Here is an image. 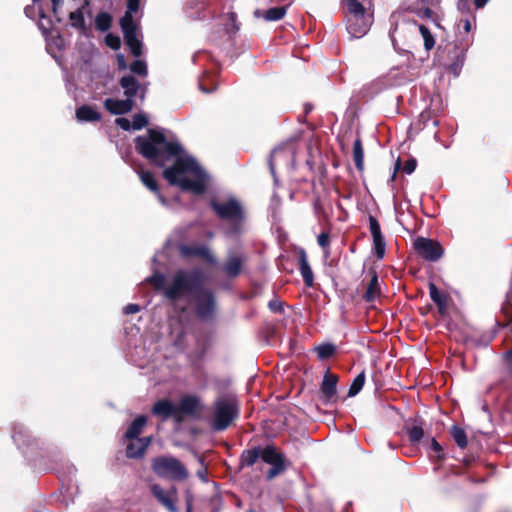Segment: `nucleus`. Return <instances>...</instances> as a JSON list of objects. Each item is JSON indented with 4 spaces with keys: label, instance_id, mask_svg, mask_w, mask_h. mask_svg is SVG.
<instances>
[{
    "label": "nucleus",
    "instance_id": "obj_1",
    "mask_svg": "<svg viewBox=\"0 0 512 512\" xmlns=\"http://www.w3.org/2000/svg\"><path fill=\"white\" fill-rule=\"evenodd\" d=\"M135 147L139 154L160 167H164L168 161H173V164L163 171V176L169 184L179 186L183 191L195 195H201L206 191L208 174L194 157L184 151L175 137H167L163 130L149 129L145 135L135 138Z\"/></svg>",
    "mask_w": 512,
    "mask_h": 512
},
{
    "label": "nucleus",
    "instance_id": "obj_2",
    "mask_svg": "<svg viewBox=\"0 0 512 512\" xmlns=\"http://www.w3.org/2000/svg\"><path fill=\"white\" fill-rule=\"evenodd\" d=\"M147 281L157 290H163L165 298L173 303L185 296L195 293L203 285L204 275L200 269L177 270L168 285L166 278L161 273H155L147 278Z\"/></svg>",
    "mask_w": 512,
    "mask_h": 512
},
{
    "label": "nucleus",
    "instance_id": "obj_3",
    "mask_svg": "<svg viewBox=\"0 0 512 512\" xmlns=\"http://www.w3.org/2000/svg\"><path fill=\"white\" fill-rule=\"evenodd\" d=\"M210 206L216 215L229 222L225 230V235L229 238L238 239L245 231V211L241 203L234 197L227 200H211Z\"/></svg>",
    "mask_w": 512,
    "mask_h": 512
},
{
    "label": "nucleus",
    "instance_id": "obj_4",
    "mask_svg": "<svg viewBox=\"0 0 512 512\" xmlns=\"http://www.w3.org/2000/svg\"><path fill=\"white\" fill-rule=\"evenodd\" d=\"M239 415V404L233 394L219 396L213 404L211 427L215 431L227 429Z\"/></svg>",
    "mask_w": 512,
    "mask_h": 512
},
{
    "label": "nucleus",
    "instance_id": "obj_5",
    "mask_svg": "<svg viewBox=\"0 0 512 512\" xmlns=\"http://www.w3.org/2000/svg\"><path fill=\"white\" fill-rule=\"evenodd\" d=\"M154 473L164 479L185 481L189 477L186 466L176 457L158 456L152 460Z\"/></svg>",
    "mask_w": 512,
    "mask_h": 512
},
{
    "label": "nucleus",
    "instance_id": "obj_6",
    "mask_svg": "<svg viewBox=\"0 0 512 512\" xmlns=\"http://www.w3.org/2000/svg\"><path fill=\"white\" fill-rule=\"evenodd\" d=\"M194 298L197 317L202 320L212 319L216 310L214 293L201 286L195 291Z\"/></svg>",
    "mask_w": 512,
    "mask_h": 512
},
{
    "label": "nucleus",
    "instance_id": "obj_7",
    "mask_svg": "<svg viewBox=\"0 0 512 512\" xmlns=\"http://www.w3.org/2000/svg\"><path fill=\"white\" fill-rule=\"evenodd\" d=\"M119 85L123 90L126 99L131 100L134 104L137 98L141 101L144 100L147 93V82H140L132 74H127L121 77Z\"/></svg>",
    "mask_w": 512,
    "mask_h": 512
},
{
    "label": "nucleus",
    "instance_id": "obj_8",
    "mask_svg": "<svg viewBox=\"0 0 512 512\" xmlns=\"http://www.w3.org/2000/svg\"><path fill=\"white\" fill-rule=\"evenodd\" d=\"M120 26L124 35L126 44L128 45L134 57L138 58L142 55V41L137 37V26L130 17H122Z\"/></svg>",
    "mask_w": 512,
    "mask_h": 512
},
{
    "label": "nucleus",
    "instance_id": "obj_9",
    "mask_svg": "<svg viewBox=\"0 0 512 512\" xmlns=\"http://www.w3.org/2000/svg\"><path fill=\"white\" fill-rule=\"evenodd\" d=\"M414 249L420 257L432 262L440 259L444 252L438 242L424 237L415 239Z\"/></svg>",
    "mask_w": 512,
    "mask_h": 512
},
{
    "label": "nucleus",
    "instance_id": "obj_10",
    "mask_svg": "<svg viewBox=\"0 0 512 512\" xmlns=\"http://www.w3.org/2000/svg\"><path fill=\"white\" fill-rule=\"evenodd\" d=\"M260 457L265 463L272 465V468L267 473L269 480L284 471L285 465L283 456L278 453L273 446H266L261 451Z\"/></svg>",
    "mask_w": 512,
    "mask_h": 512
},
{
    "label": "nucleus",
    "instance_id": "obj_11",
    "mask_svg": "<svg viewBox=\"0 0 512 512\" xmlns=\"http://www.w3.org/2000/svg\"><path fill=\"white\" fill-rule=\"evenodd\" d=\"M347 31L353 38L363 37L370 29L371 21L367 15L346 16Z\"/></svg>",
    "mask_w": 512,
    "mask_h": 512
},
{
    "label": "nucleus",
    "instance_id": "obj_12",
    "mask_svg": "<svg viewBox=\"0 0 512 512\" xmlns=\"http://www.w3.org/2000/svg\"><path fill=\"white\" fill-rule=\"evenodd\" d=\"M152 413L160 417L163 421L168 418H173L178 423L182 421V416L179 415L177 406L168 399L157 401L153 405Z\"/></svg>",
    "mask_w": 512,
    "mask_h": 512
},
{
    "label": "nucleus",
    "instance_id": "obj_13",
    "mask_svg": "<svg viewBox=\"0 0 512 512\" xmlns=\"http://www.w3.org/2000/svg\"><path fill=\"white\" fill-rule=\"evenodd\" d=\"M338 377L327 371L320 386V397L325 403L335 402L337 399Z\"/></svg>",
    "mask_w": 512,
    "mask_h": 512
},
{
    "label": "nucleus",
    "instance_id": "obj_14",
    "mask_svg": "<svg viewBox=\"0 0 512 512\" xmlns=\"http://www.w3.org/2000/svg\"><path fill=\"white\" fill-rule=\"evenodd\" d=\"M151 492L158 502L163 505L169 512H179L175 504L176 489L169 491L164 490L159 484L151 486Z\"/></svg>",
    "mask_w": 512,
    "mask_h": 512
},
{
    "label": "nucleus",
    "instance_id": "obj_15",
    "mask_svg": "<svg viewBox=\"0 0 512 512\" xmlns=\"http://www.w3.org/2000/svg\"><path fill=\"white\" fill-rule=\"evenodd\" d=\"M177 409L179 415L182 417L184 414L194 416L202 409V404L199 397L195 395H186L180 399Z\"/></svg>",
    "mask_w": 512,
    "mask_h": 512
},
{
    "label": "nucleus",
    "instance_id": "obj_16",
    "mask_svg": "<svg viewBox=\"0 0 512 512\" xmlns=\"http://www.w3.org/2000/svg\"><path fill=\"white\" fill-rule=\"evenodd\" d=\"M104 107L113 115H122L132 111L134 103L126 98L124 100L107 98L104 101Z\"/></svg>",
    "mask_w": 512,
    "mask_h": 512
},
{
    "label": "nucleus",
    "instance_id": "obj_17",
    "mask_svg": "<svg viewBox=\"0 0 512 512\" xmlns=\"http://www.w3.org/2000/svg\"><path fill=\"white\" fill-rule=\"evenodd\" d=\"M182 254L186 256H196L205 259L211 264H216V258L211 253L210 249L206 245H191L183 246L181 248Z\"/></svg>",
    "mask_w": 512,
    "mask_h": 512
},
{
    "label": "nucleus",
    "instance_id": "obj_18",
    "mask_svg": "<svg viewBox=\"0 0 512 512\" xmlns=\"http://www.w3.org/2000/svg\"><path fill=\"white\" fill-rule=\"evenodd\" d=\"M126 448V455L128 458L142 457L148 445L151 442L150 437L134 438Z\"/></svg>",
    "mask_w": 512,
    "mask_h": 512
},
{
    "label": "nucleus",
    "instance_id": "obj_19",
    "mask_svg": "<svg viewBox=\"0 0 512 512\" xmlns=\"http://www.w3.org/2000/svg\"><path fill=\"white\" fill-rule=\"evenodd\" d=\"M299 255V271L303 278V281L307 287H312L314 285V275L313 271L310 267V264L307 259V255L304 249H300L298 252Z\"/></svg>",
    "mask_w": 512,
    "mask_h": 512
},
{
    "label": "nucleus",
    "instance_id": "obj_20",
    "mask_svg": "<svg viewBox=\"0 0 512 512\" xmlns=\"http://www.w3.org/2000/svg\"><path fill=\"white\" fill-rule=\"evenodd\" d=\"M89 3L86 1L84 5H82L77 10L73 11L69 15V21L73 28L84 32L86 30L85 23V13L88 12Z\"/></svg>",
    "mask_w": 512,
    "mask_h": 512
},
{
    "label": "nucleus",
    "instance_id": "obj_21",
    "mask_svg": "<svg viewBox=\"0 0 512 512\" xmlns=\"http://www.w3.org/2000/svg\"><path fill=\"white\" fill-rule=\"evenodd\" d=\"M141 182L151 191L157 194L158 200L163 206H167L168 202L165 197L158 191L157 182L152 173L149 171L138 172Z\"/></svg>",
    "mask_w": 512,
    "mask_h": 512
},
{
    "label": "nucleus",
    "instance_id": "obj_22",
    "mask_svg": "<svg viewBox=\"0 0 512 512\" xmlns=\"http://www.w3.org/2000/svg\"><path fill=\"white\" fill-rule=\"evenodd\" d=\"M76 118L79 122H97L102 116L92 106L83 105L76 110Z\"/></svg>",
    "mask_w": 512,
    "mask_h": 512
},
{
    "label": "nucleus",
    "instance_id": "obj_23",
    "mask_svg": "<svg viewBox=\"0 0 512 512\" xmlns=\"http://www.w3.org/2000/svg\"><path fill=\"white\" fill-rule=\"evenodd\" d=\"M241 267L242 259L237 255L230 254L224 265V271L229 277H236L240 274Z\"/></svg>",
    "mask_w": 512,
    "mask_h": 512
},
{
    "label": "nucleus",
    "instance_id": "obj_24",
    "mask_svg": "<svg viewBox=\"0 0 512 512\" xmlns=\"http://www.w3.org/2000/svg\"><path fill=\"white\" fill-rule=\"evenodd\" d=\"M380 296V284L378 276L374 273L370 279L368 287L363 295L366 302H373Z\"/></svg>",
    "mask_w": 512,
    "mask_h": 512
},
{
    "label": "nucleus",
    "instance_id": "obj_25",
    "mask_svg": "<svg viewBox=\"0 0 512 512\" xmlns=\"http://www.w3.org/2000/svg\"><path fill=\"white\" fill-rule=\"evenodd\" d=\"M147 422V418L144 415H140L134 419V421L131 423L129 428L127 429L125 433V437L127 439H134L138 438L139 434L141 433L143 427L145 426Z\"/></svg>",
    "mask_w": 512,
    "mask_h": 512
},
{
    "label": "nucleus",
    "instance_id": "obj_26",
    "mask_svg": "<svg viewBox=\"0 0 512 512\" xmlns=\"http://www.w3.org/2000/svg\"><path fill=\"white\" fill-rule=\"evenodd\" d=\"M409 441L412 444H419L424 438V430L422 423L415 420L412 425L406 427Z\"/></svg>",
    "mask_w": 512,
    "mask_h": 512
},
{
    "label": "nucleus",
    "instance_id": "obj_27",
    "mask_svg": "<svg viewBox=\"0 0 512 512\" xmlns=\"http://www.w3.org/2000/svg\"><path fill=\"white\" fill-rule=\"evenodd\" d=\"M453 58L454 61L449 65L448 70L455 77H458L465 62V52L463 50L455 49L453 52Z\"/></svg>",
    "mask_w": 512,
    "mask_h": 512
},
{
    "label": "nucleus",
    "instance_id": "obj_28",
    "mask_svg": "<svg viewBox=\"0 0 512 512\" xmlns=\"http://www.w3.org/2000/svg\"><path fill=\"white\" fill-rule=\"evenodd\" d=\"M291 155V152L285 148H276L274 149L271 154H270V158H269V168H270V171L272 173V175L275 177V166H276V163L281 159V158H286L288 159Z\"/></svg>",
    "mask_w": 512,
    "mask_h": 512
},
{
    "label": "nucleus",
    "instance_id": "obj_29",
    "mask_svg": "<svg viewBox=\"0 0 512 512\" xmlns=\"http://www.w3.org/2000/svg\"><path fill=\"white\" fill-rule=\"evenodd\" d=\"M429 295L431 300L438 306L439 310L443 312L446 308V296L441 294L434 283H429Z\"/></svg>",
    "mask_w": 512,
    "mask_h": 512
},
{
    "label": "nucleus",
    "instance_id": "obj_30",
    "mask_svg": "<svg viewBox=\"0 0 512 512\" xmlns=\"http://www.w3.org/2000/svg\"><path fill=\"white\" fill-rule=\"evenodd\" d=\"M353 160L355 166L358 170H363L364 168V150L362 146V141L357 138L353 143Z\"/></svg>",
    "mask_w": 512,
    "mask_h": 512
},
{
    "label": "nucleus",
    "instance_id": "obj_31",
    "mask_svg": "<svg viewBox=\"0 0 512 512\" xmlns=\"http://www.w3.org/2000/svg\"><path fill=\"white\" fill-rule=\"evenodd\" d=\"M129 69L134 76L146 78L148 75L147 63L144 60L136 59L130 64Z\"/></svg>",
    "mask_w": 512,
    "mask_h": 512
},
{
    "label": "nucleus",
    "instance_id": "obj_32",
    "mask_svg": "<svg viewBox=\"0 0 512 512\" xmlns=\"http://www.w3.org/2000/svg\"><path fill=\"white\" fill-rule=\"evenodd\" d=\"M451 435L459 448L464 449L467 446V435L461 427L454 425L451 429Z\"/></svg>",
    "mask_w": 512,
    "mask_h": 512
},
{
    "label": "nucleus",
    "instance_id": "obj_33",
    "mask_svg": "<svg viewBox=\"0 0 512 512\" xmlns=\"http://www.w3.org/2000/svg\"><path fill=\"white\" fill-rule=\"evenodd\" d=\"M260 453L259 448L244 451L241 455V464L243 466H252L260 457Z\"/></svg>",
    "mask_w": 512,
    "mask_h": 512
},
{
    "label": "nucleus",
    "instance_id": "obj_34",
    "mask_svg": "<svg viewBox=\"0 0 512 512\" xmlns=\"http://www.w3.org/2000/svg\"><path fill=\"white\" fill-rule=\"evenodd\" d=\"M285 14L286 8L284 6H279L266 10L263 17L266 21H278L282 19Z\"/></svg>",
    "mask_w": 512,
    "mask_h": 512
},
{
    "label": "nucleus",
    "instance_id": "obj_35",
    "mask_svg": "<svg viewBox=\"0 0 512 512\" xmlns=\"http://www.w3.org/2000/svg\"><path fill=\"white\" fill-rule=\"evenodd\" d=\"M364 383H365V372L362 371L354 378V380L349 388L348 396L349 397L356 396L362 390Z\"/></svg>",
    "mask_w": 512,
    "mask_h": 512
},
{
    "label": "nucleus",
    "instance_id": "obj_36",
    "mask_svg": "<svg viewBox=\"0 0 512 512\" xmlns=\"http://www.w3.org/2000/svg\"><path fill=\"white\" fill-rule=\"evenodd\" d=\"M418 29L424 40L425 49L427 51L431 50L435 46V40L430 30L422 24L418 25Z\"/></svg>",
    "mask_w": 512,
    "mask_h": 512
},
{
    "label": "nucleus",
    "instance_id": "obj_37",
    "mask_svg": "<svg viewBox=\"0 0 512 512\" xmlns=\"http://www.w3.org/2000/svg\"><path fill=\"white\" fill-rule=\"evenodd\" d=\"M347 16H361L366 15L365 8L358 0H347Z\"/></svg>",
    "mask_w": 512,
    "mask_h": 512
},
{
    "label": "nucleus",
    "instance_id": "obj_38",
    "mask_svg": "<svg viewBox=\"0 0 512 512\" xmlns=\"http://www.w3.org/2000/svg\"><path fill=\"white\" fill-rule=\"evenodd\" d=\"M111 16L106 12L99 13L95 18V25L100 31H107L111 26Z\"/></svg>",
    "mask_w": 512,
    "mask_h": 512
},
{
    "label": "nucleus",
    "instance_id": "obj_39",
    "mask_svg": "<svg viewBox=\"0 0 512 512\" xmlns=\"http://www.w3.org/2000/svg\"><path fill=\"white\" fill-rule=\"evenodd\" d=\"M373 238V247L375 254L378 259H382L385 255L386 242L383 235L374 236Z\"/></svg>",
    "mask_w": 512,
    "mask_h": 512
},
{
    "label": "nucleus",
    "instance_id": "obj_40",
    "mask_svg": "<svg viewBox=\"0 0 512 512\" xmlns=\"http://www.w3.org/2000/svg\"><path fill=\"white\" fill-rule=\"evenodd\" d=\"M316 352L320 359H326L334 354L335 346L330 343L321 344L316 347Z\"/></svg>",
    "mask_w": 512,
    "mask_h": 512
},
{
    "label": "nucleus",
    "instance_id": "obj_41",
    "mask_svg": "<svg viewBox=\"0 0 512 512\" xmlns=\"http://www.w3.org/2000/svg\"><path fill=\"white\" fill-rule=\"evenodd\" d=\"M131 123L133 130H140L148 124V117L144 113H137L133 116Z\"/></svg>",
    "mask_w": 512,
    "mask_h": 512
},
{
    "label": "nucleus",
    "instance_id": "obj_42",
    "mask_svg": "<svg viewBox=\"0 0 512 512\" xmlns=\"http://www.w3.org/2000/svg\"><path fill=\"white\" fill-rule=\"evenodd\" d=\"M139 5L140 0H127V11L123 17H130V20L134 21L132 14L138 11Z\"/></svg>",
    "mask_w": 512,
    "mask_h": 512
},
{
    "label": "nucleus",
    "instance_id": "obj_43",
    "mask_svg": "<svg viewBox=\"0 0 512 512\" xmlns=\"http://www.w3.org/2000/svg\"><path fill=\"white\" fill-rule=\"evenodd\" d=\"M369 228L372 237L382 235L380 224L378 220L372 215L369 216Z\"/></svg>",
    "mask_w": 512,
    "mask_h": 512
},
{
    "label": "nucleus",
    "instance_id": "obj_44",
    "mask_svg": "<svg viewBox=\"0 0 512 512\" xmlns=\"http://www.w3.org/2000/svg\"><path fill=\"white\" fill-rule=\"evenodd\" d=\"M12 437L17 446L20 447L21 445L25 444V433L22 427L19 428V430L15 428Z\"/></svg>",
    "mask_w": 512,
    "mask_h": 512
},
{
    "label": "nucleus",
    "instance_id": "obj_45",
    "mask_svg": "<svg viewBox=\"0 0 512 512\" xmlns=\"http://www.w3.org/2000/svg\"><path fill=\"white\" fill-rule=\"evenodd\" d=\"M200 468L197 470L196 475L202 482H207V467L205 466L203 459L199 457Z\"/></svg>",
    "mask_w": 512,
    "mask_h": 512
},
{
    "label": "nucleus",
    "instance_id": "obj_46",
    "mask_svg": "<svg viewBox=\"0 0 512 512\" xmlns=\"http://www.w3.org/2000/svg\"><path fill=\"white\" fill-rule=\"evenodd\" d=\"M317 242L320 247L323 249L327 248L330 244V237L327 232H322L317 237Z\"/></svg>",
    "mask_w": 512,
    "mask_h": 512
},
{
    "label": "nucleus",
    "instance_id": "obj_47",
    "mask_svg": "<svg viewBox=\"0 0 512 512\" xmlns=\"http://www.w3.org/2000/svg\"><path fill=\"white\" fill-rule=\"evenodd\" d=\"M228 19L231 22L232 28H228L229 33H236L239 30V24L237 23V16L234 12L228 13Z\"/></svg>",
    "mask_w": 512,
    "mask_h": 512
},
{
    "label": "nucleus",
    "instance_id": "obj_48",
    "mask_svg": "<svg viewBox=\"0 0 512 512\" xmlns=\"http://www.w3.org/2000/svg\"><path fill=\"white\" fill-rule=\"evenodd\" d=\"M416 166H417L416 160L413 158L409 159L405 162V164L403 166V172L406 174H411L415 171Z\"/></svg>",
    "mask_w": 512,
    "mask_h": 512
},
{
    "label": "nucleus",
    "instance_id": "obj_49",
    "mask_svg": "<svg viewBox=\"0 0 512 512\" xmlns=\"http://www.w3.org/2000/svg\"><path fill=\"white\" fill-rule=\"evenodd\" d=\"M115 123L117 126H119L120 128H122L125 131H128L132 128V123L127 118H122V117L117 118L115 120Z\"/></svg>",
    "mask_w": 512,
    "mask_h": 512
},
{
    "label": "nucleus",
    "instance_id": "obj_50",
    "mask_svg": "<svg viewBox=\"0 0 512 512\" xmlns=\"http://www.w3.org/2000/svg\"><path fill=\"white\" fill-rule=\"evenodd\" d=\"M430 450L434 451L438 458H441L442 455V447L441 445L437 442V440L435 438H432L429 442V447H428Z\"/></svg>",
    "mask_w": 512,
    "mask_h": 512
},
{
    "label": "nucleus",
    "instance_id": "obj_51",
    "mask_svg": "<svg viewBox=\"0 0 512 512\" xmlns=\"http://www.w3.org/2000/svg\"><path fill=\"white\" fill-rule=\"evenodd\" d=\"M106 43L109 47H111L112 49L116 50L120 47V40L119 38L117 37H113L111 35H108L106 37Z\"/></svg>",
    "mask_w": 512,
    "mask_h": 512
},
{
    "label": "nucleus",
    "instance_id": "obj_52",
    "mask_svg": "<svg viewBox=\"0 0 512 512\" xmlns=\"http://www.w3.org/2000/svg\"><path fill=\"white\" fill-rule=\"evenodd\" d=\"M417 15L421 19H429L432 17L433 11L430 8L425 7V8L419 9L417 11Z\"/></svg>",
    "mask_w": 512,
    "mask_h": 512
},
{
    "label": "nucleus",
    "instance_id": "obj_53",
    "mask_svg": "<svg viewBox=\"0 0 512 512\" xmlns=\"http://www.w3.org/2000/svg\"><path fill=\"white\" fill-rule=\"evenodd\" d=\"M140 311V306L138 304H128L124 307L123 313L126 315L135 314Z\"/></svg>",
    "mask_w": 512,
    "mask_h": 512
},
{
    "label": "nucleus",
    "instance_id": "obj_54",
    "mask_svg": "<svg viewBox=\"0 0 512 512\" xmlns=\"http://www.w3.org/2000/svg\"><path fill=\"white\" fill-rule=\"evenodd\" d=\"M458 26L462 27L466 33H469L472 29L471 21L469 18L461 19Z\"/></svg>",
    "mask_w": 512,
    "mask_h": 512
},
{
    "label": "nucleus",
    "instance_id": "obj_55",
    "mask_svg": "<svg viewBox=\"0 0 512 512\" xmlns=\"http://www.w3.org/2000/svg\"><path fill=\"white\" fill-rule=\"evenodd\" d=\"M269 308L271 309V311L273 312H281L282 310V304L278 301H270L269 302Z\"/></svg>",
    "mask_w": 512,
    "mask_h": 512
},
{
    "label": "nucleus",
    "instance_id": "obj_56",
    "mask_svg": "<svg viewBox=\"0 0 512 512\" xmlns=\"http://www.w3.org/2000/svg\"><path fill=\"white\" fill-rule=\"evenodd\" d=\"M117 62H118L119 69L125 70L127 68V65H126V62H125V59H124L123 55L119 54L117 56Z\"/></svg>",
    "mask_w": 512,
    "mask_h": 512
},
{
    "label": "nucleus",
    "instance_id": "obj_57",
    "mask_svg": "<svg viewBox=\"0 0 512 512\" xmlns=\"http://www.w3.org/2000/svg\"><path fill=\"white\" fill-rule=\"evenodd\" d=\"M53 6V12L56 14L58 8L63 4V0H51Z\"/></svg>",
    "mask_w": 512,
    "mask_h": 512
},
{
    "label": "nucleus",
    "instance_id": "obj_58",
    "mask_svg": "<svg viewBox=\"0 0 512 512\" xmlns=\"http://www.w3.org/2000/svg\"><path fill=\"white\" fill-rule=\"evenodd\" d=\"M489 0H474V4L477 8L484 7Z\"/></svg>",
    "mask_w": 512,
    "mask_h": 512
},
{
    "label": "nucleus",
    "instance_id": "obj_59",
    "mask_svg": "<svg viewBox=\"0 0 512 512\" xmlns=\"http://www.w3.org/2000/svg\"><path fill=\"white\" fill-rule=\"evenodd\" d=\"M399 167H400V160L398 159V160L396 161V164H395V170H394V172H393V174H392V176H391V180H394V178H395V176H396V172H397V170L399 169Z\"/></svg>",
    "mask_w": 512,
    "mask_h": 512
},
{
    "label": "nucleus",
    "instance_id": "obj_60",
    "mask_svg": "<svg viewBox=\"0 0 512 512\" xmlns=\"http://www.w3.org/2000/svg\"><path fill=\"white\" fill-rule=\"evenodd\" d=\"M39 28L42 30V32L45 34L47 32V29L44 28L43 24L41 22L38 23Z\"/></svg>",
    "mask_w": 512,
    "mask_h": 512
},
{
    "label": "nucleus",
    "instance_id": "obj_61",
    "mask_svg": "<svg viewBox=\"0 0 512 512\" xmlns=\"http://www.w3.org/2000/svg\"><path fill=\"white\" fill-rule=\"evenodd\" d=\"M186 512H192V508H191L190 504H188Z\"/></svg>",
    "mask_w": 512,
    "mask_h": 512
},
{
    "label": "nucleus",
    "instance_id": "obj_62",
    "mask_svg": "<svg viewBox=\"0 0 512 512\" xmlns=\"http://www.w3.org/2000/svg\"><path fill=\"white\" fill-rule=\"evenodd\" d=\"M200 89H201L203 92H205V93H208V92H209L208 90H206V89H205L203 86H201V85H200Z\"/></svg>",
    "mask_w": 512,
    "mask_h": 512
},
{
    "label": "nucleus",
    "instance_id": "obj_63",
    "mask_svg": "<svg viewBox=\"0 0 512 512\" xmlns=\"http://www.w3.org/2000/svg\"><path fill=\"white\" fill-rule=\"evenodd\" d=\"M34 3L39 2L40 0H32Z\"/></svg>",
    "mask_w": 512,
    "mask_h": 512
}]
</instances>
